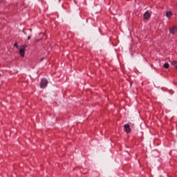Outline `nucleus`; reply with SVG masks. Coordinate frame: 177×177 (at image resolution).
Segmentation results:
<instances>
[{
	"label": "nucleus",
	"instance_id": "1",
	"mask_svg": "<svg viewBox=\"0 0 177 177\" xmlns=\"http://www.w3.org/2000/svg\"><path fill=\"white\" fill-rule=\"evenodd\" d=\"M28 45H22L19 49V55L21 57H24V55H26V48H28Z\"/></svg>",
	"mask_w": 177,
	"mask_h": 177
},
{
	"label": "nucleus",
	"instance_id": "2",
	"mask_svg": "<svg viewBox=\"0 0 177 177\" xmlns=\"http://www.w3.org/2000/svg\"><path fill=\"white\" fill-rule=\"evenodd\" d=\"M46 86H48V80L42 79L40 82V87L44 88H46Z\"/></svg>",
	"mask_w": 177,
	"mask_h": 177
},
{
	"label": "nucleus",
	"instance_id": "3",
	"mask_svg": "<svg viewBox=\"0 0 177 177\" xmlns=\"http://www.w3.org/2000/svg\"><path fill=\"white\" fill-rule=\"evenodd\" d=\"M177 31V27L176 26H173L171 28H169V32L170 34H173V35H175V33Z\"/></svg>",
	"mask_w": 177,
	"mask_h": 177
},
{
	"label": "nucleus",
	"instance_id": "4",
	"mask_svg": "<svg viewBox=\"0 0 177 177\" xmlns=\"http://www.w3.org/2000/svg\"><path fill=\"white\" fill-rule=\"evenodd\" d=\"M150 12L149 11H146V12L144 14L145 20H149L150 19Z\"/></svg>",
	"mask_w": 177,
	"mask_h": 177
},
{
	"label": "nucleus",
	"instance_id": "5",
	"mask_svg": "<svg viewBox=\"0 0 177 177\" xmlns=\"http://www.w3.org/2000/svg\"><path fill=\"white\" fill-rule=\"evenodd\" d=\"M124 127L127 133H131V126L129 124H124Z\"/></svg>",
	"mask_w": 177,
	"mask_h": 177
},
{
	"label": "nucleus",
	"instance_id": "6",
	"mask_svg": "<svg viewBox=\"0 0 177 177\" xmlns=\"http://www.w3.org/2000/svg\"><path fill=\"white\" fill-rule=\"evenodd\" d=\"M166 16L167 17H170L171 16H172V12L171 11H167L166 12Z\"/></svg>",
	"mask_w": 177,
	"mask_h": 177
},
{
	"label": "nucleus",
	"instance_id": "7",
	"mask_svg": "<svg viewBox=\"0 0 177 177\" xmlns=\"http://www.w3.org/2000/svg\"><path fill=\"white\" fill-rule=\"evenodd\" d=\"M163 67H164V68H169V64L165 63V64L163 65Z\"/></svg>",
	"mask_w": 177,
	"mask_h": 177
},
{
	"label": "nucleus",
	"instance_id": "8",
	"mask_svg": "<svg viewBox=\"0 0 177 177\" xmlns=\"http://www.w3.org/2000/svg\"><path fill=\"white\" fill-rule=\"evenodd\" d=\"M14 46L17 48H19V44H17V42L15 43Z\"/></svg>",
	"mask_w": 177,
	"mask_h": 177
},
{
	"label": "nucleus",
	"instance_id": "9",
	"mask_svg": "<svg viewBox=\"0 0 177 177\" xmlns=\"http://www.w3.org/2000/svg\"><path fill=\"white\" fill-rule=\"evenodd\" d=\"M41 39H42V38L38 39H35V42H39V41H41Z\"/></svg>",
	"mask_w": 177,
	"mask_h": 177
},
{
	"label": "nucleus",
	"instance_id": "10",
	"mask_svg": "<svg viewBox=\"0 0 177 177\" xmlns=\"http://www.w3.org/2000/svg\"><path fill=\"white\" fill-rule=\"evenodd\" d=\"M28 39H31V36H28Z\"/></svg>",
	"mask_w": 177,
	"mask_h": 177
},
{
	"label": "nucleus",
	"instance_id": "11",
	"mask_svg": "<svg viewBox=\"0 0 177 177\" xmlns=\"http://www.w3.org/2000/svg\"><path fill=\"white\" fill-rule=\"evenodd\" d=\"M3 3V0H0V3Z\"/></svg>",
	"mask_w": 177,
	"mask_h": 177
}]
</instances>
